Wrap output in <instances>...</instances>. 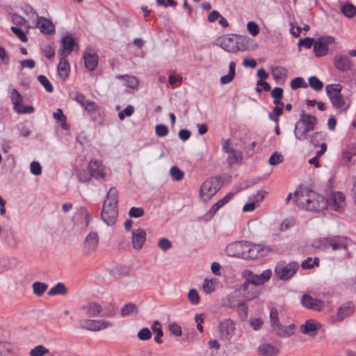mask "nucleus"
<instances>
[{
	"mask_svg": "<svg viewBox=\"0 0 356 356\" xmlns=\"http://www.w3.org/2000/svg\"><path fill=\"white\" fill-rule=\"evenodd\" d=\"M48 285L44 282H35L33 284V291L34 294L41 296L47 289Z\"/></svg>",
	"mask_w": 356,
	"mask_h": 356,
	"instance_id": "79ce46f5",
	"label": "nucleus"
},
{
	"mask_svg": "<svg viewBox=\"0 0 356 356\" xmlns=\"http://www.w3.org/2000/svg\"><path fill=\"white\" fill-rule=\"evenodd\" d=\"M296 204L307 211L319 212L325 209L328 202L322 195L312 190H302L294 193Z\"/></svg>",
	"mask_w": 356,
	"mask_h": 356,
	"instance_id": "f257e3e1",
	"label": "nucleus"
},
{
	"mask_svg": "<svg viewBox=\"0 0 356 356\" xmlns=\"http://www.w3.org/2000/svg\"><path fill=\"white\" fill-rule=\"evenodd\" d=\"M220 46L225 51L229 53H236L238 51H242L243 49L238 46V43L236 42L234 38L230 36H224L218 39Z\"/></svg>",
	"mask_w": 356,
	"mask_h": 356,
	"instance_id": "4468645a",
	"label": "nucleus"
},
{
	"mask_svg": "<svg viewBox=\"0 0 356 356\" xmlns=\"http://www.w3.org/2000/svg\"><path fill=\"white\" fill-rule=\"evenodd\" d=\"M324 140V135L322 132H314L312 134L310 138V142L312 144H313L314 146H320L321 141Z\"/></svg>",
	"mask_w": 356,
	"mask_h": 356,
	"instance_id": "de8ad7c7",
	"label": "nucleus"
},
{
	"mask_svg": "<svg viewBox=\"0 0 356 356\" xmlns=\"http://www.w3.org/2000/svg\"><path fill=\"white\" fill-rule=\"evenodd\" d=\"M341 12L346 17L352 18L356 15V8L353 4L346 3L341 6Z\"/></svg>",
	"mask_w": 356,
	"mask_h": 356,
	"instance_id": "c9c22d12",
	"label": "nucleus"
},
{
	"mask_svg": "<svg viewBox=\"0 0 356 356\" xmlns=\"http://www.w3.org/2000/svg\"><path fill=\"white\" fill-rule=\"evenodd\" d=\"M5 241L6 244L12 248H17L21 242V239L14 232H10Z\"/></svg>",
	"mask_w": 356,
	"mask_h": 356,
	"instance_id": "ea45409f",
	"label": "nucleus"
},
{
	"mask_svg": "<svg viewBox=\"0 0 356 356\" xmlns=\"http://www.w3.org/2000/svg\"><path fill=\"white\" fill-rule=\"evenodd\" d=\"M354 312V307L351 304L348 303L341 305L337 310V312L330 316V321L336 323L343 321L345 318L351 315Z\"/></svg>",
	"mask_w": 356,
	"mask_h": 356,
	"instance_id": "ddd939ff",
	"label": "nucleus"
},
{
	"mask_svg": "<svg viewBox=\"0 0 356 356\" xmlns=\"http://www.w3.org/2000/svg\"><path fill=\"white\" fill-rule=\"evenodd\" d=\"M67 289L63 283H57L54 286L51 287L47 292L50 296L55 295H65Z\"/></svg>",
	"mask_w": 356,
	"mask_h": 356,
	"instance_id": "72a5a7b5",
	"label": "nucleus"
},
{
	"mask_svg": "<svg viewBox=\"0 0 356 356\" xmlns=\"http://www.w3.org/2000/svg\"><path fill=\"white\" fill-rule=\"evenodd\" d=\"M158 246L163 251H167L172 248V243L167 238H162L159 241Z\"/></svg>",
	"mask_w": 356,
	"mask_h": 356,
	"instance_id": "680f3d73",
	"label": "nucleus"
},
{
	"mask_svg": "<svg viewBox=\"0 0 356 356\" xmlns=\"http://www.w3.org/2000/svg\"><path fill=\"white\" fill-rule=\"evenodd\" d=\"M220 179L210 177L201 186L200 195L204 201L210 200L220 188Z\"/></svg>",
	"mask_w": 356,
	"mask_h": 356,
	"instance_id": "39448f33",
	"label": "nucleus"
},
{
	"mask_svg": "<svg viewBox=\"0 0 356 356\" xmlns=\"http://www.w3.org/2000/svg\"><path fill=\"white\" fill-rule=\"evenodd\" d=\"M151 329L156 334L154 340L157 343H161L163 341L161 337L163 335V332L161 328V325L159 321H154L151 326Z\"/></svg>",
	"mask_w": 356,
	"mask_h": 356,
	"instance_id": "f704fd0d",
	"label": "nucleus"
},
{
	"mask_svg": "<svg viewBox=\"0 0 356 356\" xmlns=\"http://www.w3.org/2000/svg\"><path fill=\"white\" fill-rule=\"evenodd\" d=\"M83 58L86 67L90 71L95 70L98 64L97 53L93 49H88L85 51Z\"/></svg>",
	"mask_w": 356,
	"mask_h": 356,
	"instance_id": "dca6fc26",
	"label": "nucleus"
},
{
	"mask_svg": "<svg viewBox=\"0 0 356 356\" xmlns=\"http://www.w3.org/2000/svg\"><path fill=\"white\" fill-rule=\"evenodd\" d=\"M307 86V83L302 77L295 78L291 81V87L293 90H296L299 88H305Z\"/></svg>",
	"mask_w": 356,
	"mask_h": 356,
	"instance_id": "864d4df0",
	"label": "nucleus"
},
{
	"mask_svg": "<svg viewBox=\"0 0 356 356\" xmlns=\"http://www.w3.org/2000/svg\"><path fill=\"white\" fill-rule=\"evenodd\" d=\"M49 353V350L43 345H38L29 352L30 356H44Z\"/></svg>",
	"mask_w": 356,
	"mask_h": 356,
	"instance_id": "4c0bfd02",
	"label": "nucleus"
},
{
	"mask_svg": "<svg viewBox=\"0 0 356 356\" xmlns=\"http://www.w3.org/2000/svg\"><path fill=\"white\" fill-rule=\"evenodd\" d=\"M235 68L236 63L234 61H231L229 64V73L226 75L221 76L220 83L222 85L230 83L235 76Z\"/></svg>",
	"mask_w": 356,
	"mask_h": 356,
	"instance_id": "2f4dec72",
	"label": "nucleus"
},
{
	"mask_svg": "<svg viewBox=\"0 0 356 356\" xmlns=\"http://www.w3.org/2000/svg\"><path fill=\"white\" fill-rule=\"evenodd\" d=\"M300 124L306 128L307 131H313L317 124V118L314 115H308L307 119H299Z\"/></svg>",
	"mask_w": 356,
	"mask_h": 356,
	"instance_id": "7c9ffc66",
	"label": "nucleus"
},
{
	"mask_svg": "<svg viewBox=\"0 0 356 356\" xmlns=\"http://www.w3.org/2000/svg\"><path fill=\"white\" fill-rule=\"evenodd\" d=\"M79 327L90 331L97 332L96 320L85 319L79 322Z\"/></svg>",
	"mask_w": 356,
	"mask_h": 356,
	"instance_id": "e433bc0d",
	"label": "nucleus"
},
{
	"mask_svg": "<svg viewBox=\"0 0 356 356\" xmlns=\"http://www.w3.org/2000/svg\"><path fill=\"white\" fill-rule=\"evenodd\" d=\"M282 161H283V156L281 154L275 152L271 154V156L269 159L268 163L271 165H275L282 163Z\"/></svg>",
	"mask_w": 356,
	"mask_h": 356,
	"instance_id": "13d9d810",
	"label": "nucleus"
},
{
	"mask_svg": "<svg viewBox=\"0 0 356 356\" xmlns=\"http://www.w3.org/2000/svg\"><path fill=\"white\" fill-rule=\"evenodd\" d=\"M246 248V241H236L229 244L225 248V252L229 257L245 258Z\"/></svg>",
	"mask_w": 356,
	"mask_h": 356,
	"instance_id": "6e6552de",
	"label": "nucleus"
},
{
	"mask_svg": "<svg viewBox=\"0 0 356 356\" xmlns=\"http://www.w3.org/2000/svg\"><path fill=\"white\" fill-rule=\"evenodd\" d=\"M331 237H324L316 239L312 243V246L318 249H326L329 248Z\"/></svg>",
	"mask_w": 356,
	"mask_h": 356,
	"instance_id": "58836bf2",
	"label": "nucleus"
},
{
	"mask_svg": "<svg viewBox=\"0 0 356 356\" xmlns=\"http://www.w3.org/2000/svg\"><path fill=\"white\" fill-rule=\"evenodd\" d=\"M10 98L14 106L13 108H17L16 107H17L18 104L22 101V97L21 94L16 89H13Z\"/></svg>",
	"mask_w": 356,
	"mask_h": 356,
	"instance_id": "09e8293b",
	"label": "nucleus"
},
{
	"mask_svg": "<svg viewBox=\"0 0 356 356\" xmlns=\"http://www.w3.org/2000/svg\"><path fill=\"white\" fill-rule=\"evenodd\" d=\"M75 44L74 38L72 35L63 37L58 51V56H65V57H67L72 51Z\"/></svg>",
	"mask_w": 356,
	"mask_h": 356,
	"instance_id": "f8f14e48",
	"label": "nucleus"
},
{
	"mask_svg": "<svg viewBox=\"0 0 356 356\" xmlns=\"http://www.w3.org/2000/svg\"><path fill=\"white\" fill-rule=\"evenodd\" d=\"M301 303L305 307L316 312H321L324 308V302L322 300L312 298L308 294L302 296Z\"/></svg>",
	"mask_w": 356,
	"mask_h": 356,
	"instance_id": "9b49d317",
	"label": "nucleus"
},
{
	"mask_svg": "<svg viewBox=\"0 0 356 356\" xmlns=\"http://www.w3.org/2000/svg\"><path fill=\"white\" fill-rule=\"evenodd\" d=\"M270 323L273 328L277 327L280 324L278 312L276 308L272 307L270 312Z\"/></svg>",
	"mask_w": 356,
	"mask_h": 356,
	"instance_id": "8fccbe9b",
	"label": "nucleus"
},
{
	"mask_svg": "<svg viewBox=\"0 0 356 356\" xmlns=\"http://www.w3.org/2000/svg\"><path fill=\"white\" fill-rule=\"evenodd\" d=\"M31 172L34 175H40L42 173V167L39 162L33 161L30 165Z\"/></svg>",
	"mask_w": 356,
	"mask_h": 356,
	"instance_id": "338daca9",
	"label": "nucleus"
},
{
	"mask_svg": "<svg viewBox=\"0 0 356 356\" xmlns=\"http://www.w3.org/2000/svg\"><path fill=\"white\" fill-rule=\"evenodd\" d=\"M294 325L289 326H282L280 324L277 327H274L273 330L277 335L281 337H289L294 333Z\"/></svg>",
	"mask_w": 356,
	"mask_h": 356,
	"instance_id": "393cba45",
	"label": "nucleus"
},
{
	"mask_svg": "<svg viewBox=\"0 0 356 356\" xmlns=\"http://www.w3.org/2000/svg\"><path fill=\"white\" fill-rule=\"evenodd\" d=\"M298 268L299 264L297 261L286 263L284 261H280L275 266V273L278 279L288 280L296 273Z\"/></svg>",
	"mask_w": 356,
	"mask_h": 356,
	"instance_id": "20e7f679",
	"label": "nucleus"
},
{
	"mask_svg": "<svg viewBox=\"0 0 356 356\" xmlns=\"http://www.w3.org/2000/svg\"><path fill=\"white\" fill-rule=\"evenodd\" d=\"M170 175L175 181H180L184 178V173L177 166L174 165L170 170Z\"/></svg>",
	"mask_w": 356,
	"mask_h": 356,
	"instance_id": "a18cd8bd",
	"label": "nucleus"
},
{
	"mask_svg": "<svg viewBox=\"0 0 356 356\" xmlns=\"http://www.w3.org/2000/svg\"><path fill=\"white\" fill-rule=\"evenodd\" d=\"M88 168L93 177L96 179H104V167L99 160H90Z\"/></svg>",
	"mask_w": 356,
	"mask_h": 356,
	"instance_id": "2eb2a0df",
	"label": "nucleus"
},
{
	"mask_svg": "<svg viewBox=\"0 0 356 356\" xmlns=\"http://www.w3.org/2000/svg\"><path fill=\"white\" fill-rule=\"evenodd\" d=\"M188 298L193 305H197L200 302V296L197 290L194 289L188 291Z\"/></svg>",
	"mask_w": 356,
	"mask_h": 356,
	"instance_id": "4d7b16f0",
	"label": "nucleus"
},
{
	"mask_svg": "<svg viewBox=\"0 0 356 356\" xmlns=\"http://www.w3.org/2000/svg\"><path fill=\"white\" fill-rule=\"evenodd\" d=\"M334 42V38L331 35H324L318 38L314 42V51L317 57L324 56L328 53V45Z\"/></svg>",
	"mask_w": 356,
	"mask_h": 356,
	"instance_id": "0eeeda50",
	"label": "nucleus"
},
{
	"mask_svg": "<svg viewBox=\"0 0 356 356\" xmlns=\"http://www.w3.org/2000/svg\"><path fill=\"white\" fill-rule=\"evenodd\" d=\"M227 162L229 166H232L243 160V153L238 149H233L227 153Z\"/></svg>",
	"mask_w": 356,
	"mask_h": 356,
	"instance_id": "b1692460",
	"label": "nucleus"
},
{
	"mask_svg": "<svg viewBox=\"0 0 356 356\" xmlns=\"http://www.w3.org/2000/svg\"><path fill=\"white\" fill-rule=\"evenodd\" d=\"M92 177L90 172L85 169L79 170L77 172V178L81 182H87Z\"/></svg>",
	"mask_w": 356,
	"mask_h": 356,
	"instance_id": "603ef678",
	"label": "nucleus"
},
{
	"mask_svg": "<svg viewBox=\"0 0 356 356\" xmlns=\"http://www.w3.org/2000/svg\"><path fill=\"white\" fill-rule=\"evenodd\" d=\"M272 74L275 79H282L286 77L288 71L282 66H276L272 70Z\"/></svg>",
	"mask_w": 356,
	"mask_h": 356,
	"instance_id": "a19ab883",
	"label": "nucleus"
},
{
	"mask_svg": "<svg viewBox=\"0 0 356 356\" xmlns=\"http://www.w3.org/2000/svg\"><path fill=\"white\" fill-rule=\"evenodd\" d=\"M14 110L17 113H32L34 111V108L32 106H24L21 103Z\"/></svg>",
	"mask_w": 356,
	"mask_h": 356,
	"instance_id": "052dcab7",
	"label": "nucleus"
},
{
	"mask_svg": "<svg viewBox=\"0 0 356 356\" xmlns=\"http://www.w3.org/2000/svg\"><path fill=\"white\" fill-rule=\"evenodd\" d=\"M314 42L315 41L314 38L307 37L300 39L298 41V46H303L307 49H310L312 46L314 44Z\"/></svg>",
	"mask_w": 356,
	"mask_h": 356,
	"instance_id": "e2e57ef3",
	"label": "nucleus"
},
{
	"mask_svg": "<svg viewBox=\"0 0 356 356\" xmlns=\"http://www.w3.org/2000/svg\"><path fill=\"white\" fill-rule=\"evenodd\" d=\"M334 65L339 70L346 72L350 69L351 62L348 57L339 56L335 57Z\"/></svg>",
	"mask_w": 356,
	"mask_h": 356,
	"instance_id": "5701e85b",
	"label": "nucleus"
},
{
	"mask_svg": "<svg viewBox=\"0 0 356 356\" xmlns=\"http://www.w3.org/2000/svg\"><path fill=\"white\" fill-rule=\"evenodd\" d=\"M138 309L137 306L133 302L125 304L120 309V315L125 317L129 315L137 314Z\"/></svg>",
	"mask_w": 356,
	"mask_h": 356,
	"instance_id": "473e14b6",
	"label": "nucleus"
},
{
	"mask_svg": "<svg viewBox=\"0 0 356 356\" xmlns=\"http://www.w3.org/2000/svg\"><path fill=\"white\" fill-rule=\"evenodd\" d=\"M82 310L90 317L97 316L102 311V306L96 302H90L82 307Z\"/></svg>",
	"mask_w": 356,
	"mask_h": 356,
	"instance_id": "6ab92c4d",
	"label": "nucleus"
},
{
	"mask_svg": "<svg viewBox=\"0 0 356 356\" xmlns=\"http://www.w3.org/2000/svg\"><path fill=\"white\" fill-rule=\"evenodd\" d=\"M246 257L251 259H257L259 257H262L263 254L261 252V248L259 245H251L247 242L246 248Z\"/></svg>",
	"mask_w": 356,
	"mask_h": 356,
	"instance_id": "c85d7f7f",
	"label": "nucleus"
},
{
	"mask_svg": "<svg viewBox=\"0 0 356 356\" xmlns=\"http://www.w3.org/2000/svg\"><path fill=\"white\" fill-rule=\"evenodd\" d=\"M218 330L220 340L229 343L234 335L235 324L230 318L225 319L219 323Z\"/></svg>",
	"mask_w": 356,
	"mask_h": 356,
	"instance_id": "423d86ee",
	"label": "nucleus"
},
{
	"mask_svg": "<svg viewBox=\"0 0 356 356\" xmlns=\"http://www.w3.org/2000/svg\"><path fill=\"white\" fill-rule=\"evenodd\" d=\"M309 86L315 90H320L323 87V83L316 76H311L309 79Z\"/></svg>",
	"mask_w": 356,
	"mask_h": 356,
	"instance_id": "3c124183",
	"label": "nucleus"
},
{
	"mask_svg": "<svg viewBox=\"0 0 356 356\" xmlns=\"http://www.w3.org/2000/svg\"><path fill=\"white\" fill-rule=\"evenodd\" d=\"M38 18V21L37 25L42 33L49 35L55 31L54 25L51 20L43 17Z\"/></svg>",
	"mask_w": 356,
	"mask_h": 356,
	"instance_id": "412c9836",
	"label": "nucleus"
},
{
	"mask_svg": "<svg viewBox=\"0 0 356 356\" xmlns=\"http://www.w3.org/2000/svg\"><path fill=\"white\" fill-rule=\"evenodd\" d=\"M152 332L147 327H143L138 332V337L140 340L146 341L152 338Z\"/></svg>",
	"mask_w": 356,
	"mask_h": 356,
	"instance_id": "5fc2aeb1",
	"label": "nucleus"
},
{
	"mask_svg": "<svg viewBox=\"0 0 356 356\" xmlns=\"http://www.w3.org/2000/svg\"><path fill=\"white\" fill-rule=\"evenodd\" d=\"M345 196L341 192H337L332 194L330 199V205L333 207L334 211H337L343 203Z\"/></svg>",
	"mask_w": 356,
	"mask_h": 356,
	"instance_id": "a878e982",
	"label": "nucleus"
},
{
	"mask_svg": "<svg viewBox=\"0 0 356 356\" xmlns=\"http://www.w3.org/2000/svg\"><path fill=\"white\" fill-rule=\"evenodd\" d=\"M244 276H248L249 280L252 282V285L258 286L268 282L271 275L272 271L270 269L264 270L261 274L254 275L250 270H246L243 273Z\"/></svg>",
	"mask_w": 356,
	"mask_h": 356,
	"instance_id": "9d476101",
	"label": "nucleus"
},
{
	"mask_svg": "<svg viewBox=\"0 0 356 356\" xmlns=\"http://www.w3.org/2000/svg\"><path fill=\"white\" fill-rule=\"evenodd\" d=\"M129 215L132 218H140L144 215V209L140 207H133L130 209Z\"/></svg>",
	"mask_w": 356,
	"mask_h": 356,
	"instance_id": "69168bd1",
	"label": "nucleus"
},
{
	"mask_svg": "<svg viewBox=\"0 0 356 356\" xmlns=\"http://www.w3.org/2000/svg\"><path fill=\"white\" fill-rule=\"evenodd\" d=\"M237 312L242 321H246L248 318V307L244 302H240L236 306Z\"/></svg>",
	"mask_w": 356,
	"mask_h": 356,
	"instance_id": "c03bdc74",
	"label": "nucleus"
},
{
	"mask_svg": "<svg viewBox=\"0 0 356 356\" xmlns=\"http://www.w3.org/2000/svg\"><path fill=\"white\" fill-rule=\"evenodd\" d=\"M118 79H122L126 82V86L134 90H137L139 86V80L137 77L131 75H118Z\"/></svg>",
	"mask_w": 356,
	"mask_h": 356,
	"instance_id": "bb28decb",
	"label": "nucleus"
},
{
	"mask_svg": "<svg viewBox=\"0 0 356 356\" xmlns=\"http://www.w3.org/2000/svg\"><path fill=\"white\" fill-rule=\"evenodd\" d=\"M300 332L309 336L315 335L316 331L318 330L317 324L312 321H307L304 325L300 326Z\"/></svg>",
	"mask_w": 356,
	"mask_h": 356,
	"instance_id": "cd10ccee",
	"label": "nucleus"
},
{
	"mask_svg": "<svg viewBox=\"0 0 356 356\" xmlns=\"http://www.w3.org/2000/svg\"><path fill=\"white\" fill-rule=\"evenodd\" d=\"M38 81L42 85V86L44 88V89L48 92H52L54 90L53 86L51 84L49 79L44 75H39L38 76Z\"/></svg>",
	"mask_w": 356,
	"mask_h": 356,
	"instance_id": "49530a36",
	"label": "nucleus"
},
{
	"mask_svg": "<svg viewBox=\"0 0 356 356\" xmlns=\"http://www.w3.org/2000/svg\"><path fill=\"white\" fill-rule=\"evenodd\" d=\"M99 243V236L96 232H90L88 234L83 242V254L90 255L95 252L97 248Z\"/></svg>",
	"mask_w": 356,
	"mask_h": 356,
	"instance_id": "1a4fd4ad",
	"label": "nucleus"
},
{
	"mask_svg": "<svg viewBox=\"0 0 356 356\" xmlns=\"http://www.w3.org/2000/svg\"><path fill=\"white\" fill-rule=\"evenodd\" d=\"M134 112V108L131 105L127 106L123 111L118 113V118L120 120H123L125 116H131Z\"/></svg>",
	"mask_w": 356,
	"mask_h": 356,
	"instance_id": "0e129e2a",
	"label": "nucleus"
},
{
	"mask_svg": "<svg viewBox=\"0 0 356 356\" xmlns=\"http://www.w3.org/2000/svg\"><path fill=\"white\" fill-rule=\"evenodd\" d=\"M329 247H331L332 250H337L343 248L346 251L348 250L347 238L336 236L331 237L330 240Z\"/></svg>",
	"mask_w": 356,
	"mask_h": 356,
	"instance_id": "4be33fe9",
	"label": "nucleus"
},
{
	"mask_svg": "<svg viewBox=\"0 0 356 356\" xmlns=\"http://www.w3.org/2000/svg\"><path fill=\"white\" fill-rule=\"evenodd\" d=\"M113 326V323L106 320H96L97 332L107 329Z\"/></svg>",
	"mask_w": 356,
	"mask_h": 356,
	"instance_id": "bf43d9fd",
	"label": "nucleus"
},
{
	"mask_svg": "<svg viewBox=\"0 0 356 356\" xmlns=\"http://www.w3.org/2000/svg\"><path fill=\"white\" fill-rule=\"evenodd\" d=\"M240 302H238L235 300V296H233V293L229 295L226 300L223 301L222 305L226 307L234 308L236 307L237 305Z\"/></svg>",
	"mask_w": 356,
	"mask_h": 356,
	"instance_id": "6e6d98bb",
	"label": "nucleus"
},
{
	"mask_svg": "<svg viewBox=\"0 0 356 356\" xmlns=\"http://www.w3.org/2000/svg\"><path fill=\"white\" fill-rule=\"evenodd\" d=\"M247 29L249 33L254 37L257 35L259 33V26L254 22H249L247 24Z\"/></svg>",
	"mask_w": 356,
	"mask_h": 356,
	"instance_id": "774afa93",
	"label": "nucleus"
},
{
	"mask_svg": "<svg viewBox=\"0 0 356 356\" xmlns=\"http://www.w3.org/2000/svg\"><path fill=\"white\" fill-rule=\"evenodd\" d=\"M58 58L59 63L57 67L58 76L65 81L68 78L70 72V63L65 56H58Z\"/></svg>",
	"mask_w": 356,
	"mask_h": 356,
	"instance_id": "a211bd4d",
	"label": "nucleus"
},
{
	"mask_svg": "<svg viewBox=\"0 0 356 356\" xmlns=\"http://www.w3.org/2000/svg\"><path fill=\"white\" fill-rule=\"evenodd\" d=\"M342 86L340 84H329L325 87V91L333 106L341 112L346 111L350 105L346 103L341 95Z\"/></svg>",
	"mask_w": 356,
	"mask_h": 356,
	"instance_id": "7ed1b4c3",
	"label": "nucleus"
},
{
	"mask_svg": "<svg viewBox=\"0 0 356 356\" xmlns=\"http://www.w3.org/2000/svg\"><path fill=\"white\" fill-rule=\"evenodd\" d=\"M146 240V232L143 229H137L132 232V245L136 250H140Z\"/></svg>",
	"mask_w": 356,
	"mask_h": 356,
	"instance_id": "f3484780",
	"label": "nucleus"
},
{
	"mask_svg": "<svg viewBox=\"0 0 356 356\" xmlns=\"http://www.w3.org/2000/svg\"><path fill=\"white\" fill-rule=\"evenodd\" d=\"M13 352V346L6 341H0V354L1 356H6L7 354Z\"/></svg>",
	"mask_w": 356,
	"mask_h": 356,
	"instance_id": "37998d69",
	"label": "nucleus"
},
{
	"mask_svg": "<svg viewBox=\"0 0 356 356\" xmlns=\"http://www.w3.org/2000/svg\"><path fill=\"white\" fill-rule=\"evenodd\" d=\"M309 132H310V131H307L305 127L300 124L298 122H296L293 133L297 140H307L308 138Z\"/></svg>",
	"mask_w": 356,
	"mask_h": 356,
	"instance_id": "c756f323",
	"label": "nucleus"
},
{
	"mask_svg": "<svg viewBox=\"0 0 356 356\" xmlns=\"http://www.w3.org/2000/svg\"><path fill=\"white\" fill-rule=\"evenodd\" d=\"M117 194L116 188H111L103 204L101 216L107 225H114L118 216Z\"/></svg>",
	"mask_w": 356,
	"mask_h": 356,
	"instance_id": "f03ea898",
	"label": "nucleus"
},
{
	"mask_svg": "<svg viewBox=\"0 0 356 356\" xmlns=\"http://www.w3.org/2000/svg\"><path fill=\"white\" fill-rule=\"evenodd\" d=\"M258 354L261 356H277L279 349L270 343H264L258 347Z\"/></svg>",
	"mask_w": 356,
	"mask_h": 356,
	"instance_id": "aec40b11",
	"label": "nucleus"
}]
</instances>
